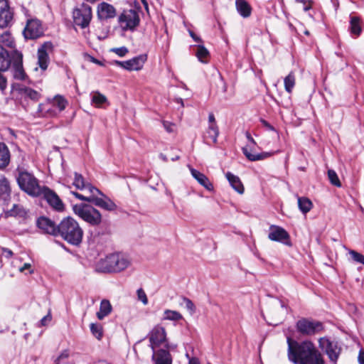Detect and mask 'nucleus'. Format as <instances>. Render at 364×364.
I'll return each instance as SVG.
<instances>
[{
	"label": "nucleus",
	"mask_w": 364,
	"mask_h": 364,
	"mask_svg": "<svg viewBox=\"0 0 364 364\" xmlns=\"http://www.w3.org/2000/svg\"><path fill=\"white\" fill-rule=\"evenodd\" d=\"M112 306L107 299H102L100 302V310L97 312V318L99 320H102L105 317L111 314Z\"/></svg>",
	"instance_id": "obj_28"
},
{
	"label": "nucleus",
	"mask_w": 364,
	"mask_h": 364,
	"mask_svg": "<svg viewBox=\"0 0 364 364\" xmlns=\"http://www.w3.org/2000/svg\"><path fill=\"white\" fill-rule=\"evenodd\" d=\"M349 254L355 262L364 264V256L362 254L355 250H350Z\"/></svg>",
	"instance_id": "obj_44"
},
{
	"label": "nucleus",
	"mask_w": 364,
	"mask_h": 364,
	"mask_svg": "<svg viewBox=\"0 0 364 364\" xmlns=\"http://www.w3.org/2000/svg\"><path fill=\"white\" fill-rule=\"evenodd\" d=\"M328 176L331 183L335 186L341 187V183L337 173L333 170L328 171Z\"/></svg>",
	"instance_id": "obj_41"
},
{
	"label": "nucleus",
	"mask_w": 364,
	"mask_h": 364,
	"mask_svg": "<svg viewBox=\"0 0 364 364\" xmlns=\"http://www.w3.org/2000/svg\"><path fill=\"white\" fill-rule=\"evenodd\" d=\"M287 314V308L285 304L279 299H273L267 307L264 319L270 325H277Z\"/></svg>",
	"instance_id": "obj_6"
},
{
	"label": "nucleus",
	"mask_w": 364,
	"mask_h": 364,
	"mask_svg": "<svg viewBox=\"0 0 364 364\" xmlns=\"http://www.w3.org/2000/svg\"><path fill=\"white\" fill-rule=\"evenodd\" d=\"M11 53L0 45V70L6 71L11 66Z\"/></svg>",
	"instance_id": "obj_24"
},
{
	"label": "nucleus",
	"mask_w": 364,
	"mask_h": 364,
	"mask_svg": "<svg viewBox=\"0 0 364 364\" xmlns=\"http://www.w3.org/2000/svg\"><path fill=\"white\" fill-rule=\"evenodd\" d=\"M350 29L352 34L359 36L362 31L360 19L357 16H351L350 21Z\"/></svg>",
	"instance_id": "obj_32"
},
{
	"label": "nucleus",
	"mask_w": 364,
	"mask_h": 364,
	"mask_svg": "<svg viewBox=\"0 0 364 364\" xmlns=\"http://www.w3.org/2000/svg\"><path fill=\"white\" fill-rule=\"evenodd\" d=\"M188 364H200V363L198 358H191L189 359Z\"/></svg>",
	"instance_id": "obj_57"
},
{
	"label": "nucleus",
	"mask_w": 364,
	"mask_h": 364,
	"mask_svg": "<svg viewBox=\"0 0 364 364\" xmlns=\"http://www.w3.org/2000/svg\"><path fill=\"white\" fill-rule=\"evenodd\" d=\"M100 195L102 196V198H99L95 195L94 196L92 204L107 211L117 210V205L109 198L102 193Z\"/></svg>",
	"instance_id": "obj_20"
},
{
	"label": "nucleus",
	"mask_w": 364,
	"mask_h": 364,
	"mask_svg": "<svg viewBox=\"0 0 364 364\" xmlns=\"http://www.w3.org/2000/svg\"><path fill=\"white\" fill-rule=\"evenodd\" d=\"M161 346L166 349H161V364H172V357L169 353L170 350H174L176 345L171 343L166 338V331L164 328L161 327Z\"/></svg>",
	"instance_id": "obj_14"
},
{
	"label": "nucleus",
	"mask_w": 364,
	"mask_h": 364,
	"mask_svg": "<svg viewBox=\"0 0 364 364\" xmlns=\"http://www.w3.org/2000/svg\"><path fill=\"white\" fill-rule=\"evenodd\" d=\"M149 341L154 350L152 359L154 364H159V350H155L156 348L159 346V328L155 326L149 334Z\"/></svg>",
	"instance_id": "obj_22"
},
{
	"label": "nucleus",
	"mask_w": 364,
	"mask_h": 364,
	"mask_svg": "<svg viewBox=\"0 0 364 364\" xmlns=\"http://www.w3.org/2000/svg\"><path fill=\"white\" fill-rule=\"evenodd\" d=\"M53 45L52 42H45L38 49V64L41 70H46L48 68L49 64V56L48 51H52Z\"/></svg>",
	"instance_id": "obj_18"
},
{
	"label": "nucleus",
	"mask_w": 364,
	"mask_h": 364,
	"mask_svg": "<svg viewBox=\"0 0 364 364\" xmlns=\"http://www.w3.org/2000/svg\"><path fill=\"white\" fill-rule=\"evenodd\" d=\"M1 250L2 253L4 255L5 257L7 259H10L14 256V252L9 248L1 247Z\"/></svg>",
	"instance_id": "obj_49"
},
{
	"label": "nucleus",
	"mask_w": 364,
	"mask_h": 364,
	"mask_svg": "<svg viewBox=\"0 0 364 364\" xmlns=\"http://www.w3.org/2000/svg\"><path fill=\"white\" fill-rule=\"evenodd\" d=\"M218 135L219 129L217 124H209L203 138L207 144H209V139L211 140L213 144H216Z\"/></svg>",
	"instance_id": "obj_25"
},
{
	"label": "nucleus",
	"mask_w": 364,
	"mask_h": 364,
	"mask_svg": "<svg viewBox=\"0 0 364 364\" xmlns=\"http://www.w3.org/2000/svg\"><path fill=\"white\" fill-rule=\"evenodd\" d=\"M141 2L143 3V4H144V6L145 9H146V10H148V3L146 2V0H141Z\"/></svg>",
	"instance_id": "obj_58"
},
{
	"label": "nucleus",
	"mask_w": 364,
	"mask_h": 364,
	"mask_svg": "<svg viewBox=\"0 0 364 364\" xmlns=\"http://www.w3.org/2000/svg\"><path fill=\"white\" fill-rule=\"evenodd\" d=\"M117 15L115 8L107 2H102L98 4L97 8V16L100 20H107L114 18Z\"/></svg>",
	"instance_id": "obj_19"
},
{
	"label": "nucleus",
	"mask_w": 364,
	"mask_h": 364,
	"mask_svg": "<svg viewBox=\"0 0 364 364\" xmlns=\"http://www.w3.org/2000/svg\"><path fill=\"white\" fill-rule=\"evenodd\" d=\"M47 203L55 210L63 211L65 205L57 193L47 186H43L42 194Z\"/></svg>",
	"instance_id": "obj_16"
},
{
	"label": "nucleus",
	"mask_w": 364,
	"mask_h": 364,
	"mask_svg": "<svg viewBox=\"0 0 364 364\" xmlns=\"http://www.w3.org/2000/svg\"><path fill=\"white\" fill-rule=\"evenodd\" d=\"M190 170L193 177L196 178L197 181L204 188H205L208 191H210L213 188V184L210 182L209 179L203 173L192 168Z\"/></svg>",
	"instance_id": "obj_26"
},
{
	"label": "nucleus",
	"mask_w": 364,
	"mask_h": 364,
	"mask_svg": "<svg viewBox=\"0 0 364 364\" xmlns=\"http://www.w3.org/2000/svg\"><path fill=\"white\" fill-rule=\"evenodd\" d=\"M24 37L27 39H37L43 36L41 21L37 18L28 19L23 30Z\"/></svg>",
	"instance_id": "obj_11"
},
{
	"label": "nucleus",
	"mask_w": 364,
	"mask_h": 364,
	"mask_svg": "<svg viewBox=\"0 0 364 364\" xmlns=\"http://www.w3.org/2000/svg\"><path fill=\"white\" fill-rule=\"evenodd\" d=\"M137 298L138 300L141 301L144 305L148 304V299L145 291L143 289L140 288L137 290Z\"/></svg>",
	"instance_id": "obj_46"
},
{
	"label": "nucleus",
	"mask_w": 364,
	"mask_h": 364,
	"mask_svg": "<svg viewBox=\"0 0 364 364\" xmlns=\"http://www.w3.org/2000/svg\"><path fill=\"white\" fill-rule=\"evenodd\" d=\"M299 208L303 213H306L310 211L312 208L311 201L306 197L298 198Z\"/></svg>",
	"instance_id": "obj_34"
},
{
	"label": "nucleus",
	"mask_w": 364,
	"mask_h": 364,
	"mask_svg": "<svg viewBox=\"0 0 364 364\" xmlns=\"http://www.w3.org/2000/svg\"><path fill=\"white\" fill-rule=\"evenodd\" d=\"M73 210L75 215L92 226H98L102 223V214L90 205L76 204L73 205Z\"/></svg>",
	"instance_id": "obj_5"
},
{
	"label": "nucleus",
	"mask_w": 364,
	"mask_h": 364,
	"mask_svg": "<svg viewBox=\"0 0 364 364\" xmlns=\"http://www.w3.org/2000/svg\"><path fill=\"white\" fill-rule=\"evenodd\" d=\"M261 122L268 129L272 130V131H274V128L269 123H268L267 121H265L264 119H262Z\"/></svg>",
	"instance_id": "obj_53"
},
{
	"label": "nucleus",
	"mask_w": 364,
	"mask_h": 364,
	"mask_svg": "<svg viewBox=\"0 0 364 364\" xmlns=\"http://www.w3.org/2000/svg\"><path fill=\"white\" fill-rule=\"evenodd\" d=\"M11 186L5 176H0V199L6 200L11 194Z\"/></svg>",
	"instance_id": "obj_29"
},
{
	"label": "nucleus",
	"mask_w": 364,
	"mask_h": 364,
	"mask_svg": "<svg viewBox=\"0 0 364 364\" xmlns=\"http://www.w3.org/2000/svg\"><path fill=\"white\" fill-rule=\"evenodd\" d=\"M72 17L75 26L82 29L88 28L92 19V7L83 2L73 9Z\"/></svg>",
	"instance_id": "obj_7"
},
{
	"label": "nucleus",
	"mask_w": 364,
	"mask_h": 364,
	"mask_svg": "<svg viewBox=\"0 0 364 364\" xmlns=\"http://www.w3.org/2000/svg\"><path fill=\"white\" fill-rule=\"evenodd\" d=\"M225 176L232 188L240 194L244 193V186L238 176L230 172H228Z\"/></svg>",
	"instance_id": "obj_27"
},
{
	"label": "nucleus",
	"mask_w": 364,
	"mask_h": 364,
	"mask_svg": "<svg viewBox=\"0 0 364 364\" xmlns=\"http://www.w3.org/2000/svg\"><path fill=\"white\" fill-rule=\"evenodd\" d=\"M18 172L16 181L20 189L33 197L41 196L43 186L39 185L38 180L27 171L18 169Z\"/></svg>",
	"instance_id": "obj_3"
},
{
	"label": "nucleus",
	"mask_w": 364,
	"mask_h": 364,
	"mask_svg": "<svg viewBox=\"0 0 364 364\" xmlns=\"http://www.w3.org/2000/svg\"><path fill=\"white\" fill-rule=\"evenodd\" d=\"M21 92L27 97L30 98L33 101H38L41 97V95L35 90L31 87H25L21 90Z\"/></svg>",
	"instance_id": "obj_39"
},
{
	"label": "nucleus",
	"mask_w": 364,
	"mask_h": 364,
	"mask_svg": "<svg viewBox=\"0 0 364 364\" xmlns=\"http://www.w3.org/2000/svg\"><path fill=\"white\" fill-rule=\"evenodd\" d=\"M111 50L119 57H124L129 53L128 48L125 46L114 48Z\"/></svg>",
	"instance_id": "obj_45"
},
{
	"label": "nucleus",
	"mask_w": 364,
	"mask_h": 364,
	"mask_svg": "<svg viewBox=\"0 0 364 364\" xmlns=\"http://www.w3.org/2000/svg\"><path fill=\"white\" fill-rule=\"evenodd\" d=\"M268 238L272 241L279 242L289 247L292 245L289 234L280 226L270 225Z\"/></svg>",
	"instance_id": "obj_12"
},
{
	"label": "nucleus",
	"mask_w": 364,
	"mask_h": 364,
	"mask_svg": "<svg viewBox=\"0 0 364 364\" xmlns=\"http://www.w3.org/2000/svg\"><path fill=\"white\" fill-rule=\"evenodd\" d=\"M163 127L168 133H173L176 131V126L175 124L168 121L163 122Z\"/></svg>",
	"instance_id": "obj_47"
},
{
	"label": "nucleus",
	"mask_w": 364,
	"mask_h": 364,
	"mask_svg": "<svg viewBox=\"0 0 364 364\" xmlns=\"http://www.w3.org/2000/svg\"><path fill=\"white\" fill-rule=\"evenodd\" d=\"M246 137L247 139H248V141L250 142H251L252 144H253L254 145L256 144V142L254 140V139L251 136L249 132H247L246 133Z\"/></svg>",
	"instance_id": "obj_56"
},
{
	"label": "nucleus",
	"mask_w": 364,
	"mask_h": 364,
	"mask_svg": "<svg viewBox=\"0 0 364 364\" xmlns=\"http://www.w3.org/2000/svg\"><path fill=\"white\" fill-rule=\"evenodd\" d=\"M319 346L321 349L325 350L331 361L336 363L341 349L338 348V344L335 341H331L326 338H321L318 340Z\"/></svg>",
	"instance_id": "obj_13"
},
{
	"label": "nucleus",
	"mask_w": 364,
	"mask_h": 364,
	"mask_svg": "<svg viewBox=\"0 0 364 364\" xmlns=\"http://www.w3.org/2000/svg\"><path fill=\"white\" fill-rule=\"evenodd\" d=\"M53 105L57 107L60 111H63L65 109L68 105V101L63 96L56 95L53 98Z\"/></svg>",
	"instance_id": "obj_40"
},
{
	"label": "nucleus",
	"mask_w": 364,
	"mask_h": 364,
	"mask_svg": "<svg viewBox=\"0 0 364 364\" xmlns=\"http://www.w3.org/2000/svg\"><path fill=\"white\" fill-rule=\"evenodd\" d=\"M304 33L307 36L309 35V32L308 31H304Z\"/></svg>",
	"instance_id": "obj_64"
},
{
	"label": "nucleus",
	"mask_w": 364,
	"mask_h": 364,
	"mask_svg": "<svg viewBox=\"0 0 364 364\" xmlns=\"http://www.w3.org/2000/svg\"><path fill=\"white\" fill-rule=\"evenodd\" d=\"M92 61L95 63H97V64L101 65L100 62L98 60H97V59H95L94 58H92Z\"/></svg>",
	"instance_id": "obj_59"
},
{
	"label": "nucleus",
	"mask_w": 364,
	"mask_h": 364,
	"mask_svg": "<svg viewBox=\"0 0 364 364\" xmlns=\"http://www.w3.org/2000/svg\"><path fill=\"white\" fill-rule=\"evenodd\" d=\"M51 319H52V316H51V315H50V312H48V314L46 316H43V317L41 319V321H40V322H41V325L42 326H46V325H47V323H48V322H49V321H51Z\"/></svg>",
	"instance_id": "obj_50"
},
{
	"label": "nucleus",
	"mask_w": 364,
	"mask_h": 364,
	"mask_svg": "<svg viewBox=\"0 0 364 364\" xmlns=\"http://www.w3.org/2000/svg\"><path fill=\"white\" fill-rule=\"evenodd\" d=\"M92 334L97 339L101 340L103 337V327L98 323H92L90 326Z\"/></svg>",
	"instance_id": "obj_35"
},
{
	"label": "nucleus",
	"mask_w": 364,
	"mask_h": 364,
	"mask_svg": "<svg viewBox=\"0 0 364 364\" xmlns=\"http://www.w3.org/2000/svg\"><path fill=\"white\" fill-rule=\"evenodd\" d=\"M36 223L44 233L60 237L70 245L77 247L82 242L84 231L79 223L70 216L63 218L58 224L48 217L41 216Z\"/></svg>",
	"instance_id": "obj_1"
},
{
	"label": "nucleus",
	"mask_w": 364,
	"mask_h": 364,
	"mask_svg": "<svg viewBox=\"0 0 364 364\" xmlns=\"http://www.w3.org/2000/svg\"><path fill=\"white\" fill-rule=\"evenodd\" d=\"M242 152L245 154V156L252 161H259L264 159L269 156H271V154L268 152H262L260 154H254L251 152V149L250 148V150L248 147H244L242 148Z\"/></svg>",
	"instance_id": "obj_31"
},
{
	"label": "nucleus",
	"mask_w": 364,
	"mask_h": 364,
	"mask_svg": "<svg viewBox=\"0 0 364 364\" xmlns=\"http://www.w3.org/2000/svg\"><path fill=\"white\" fill-rule=\"evenodd\" d=\"M118 22L122 31H133L140 23L139 13L134 9L124 10L119 16Z\"/></svg>",
	"instance_id": "obj_9"
},
{
	"label": "nucleus",
	"mask_w": 364,
	"mask_h": 364,
	"mask_svg": "<svg viewBox=\"0 0 364 364\" xmlns=\"http://www.w3.org/2000/svg\"><path fill=\"white\" fill-rule=\"evenodd\" d=\"M209 124H216L215 116L213 113H210L208 115Z\"/></svg>",
	"instance_id": "obj_54"
},
{
	"label": "nucleus",
	"mask_w": 364,
	"mask_h": 364,
	"mask_svg": "<svg viewBox=\"0 0 364 364\" xmlns=\"http://www.w3.org/2000/svg\"><path fill=\"white\" fill-rule=\"evenodd\" d=\"M1 72H4L3 70H0V90H4L6 87V79L4 77Z\"/></svg>",
	"instance_id": "obj_51"
},
{
	"label": "nucleus",
	"mask_w": 364,
	"mask_h": 364,
	"mask_svg": "<svg viewBox=\"0 0 364 364\" xmlns=\"http://www.w3.org/2000/svg\"><path fill=\"white\" fill-rule=\"evenodd\" d=\"M129 262L119 254H111L105 259H101L97 269L101 272H117L127 267Z\"/></svg>",
	"instance_id": "obj_4"
},
{
	"label": "nucleus",
	"mask_w": 364,
	"mask_h": 364,
	"mask_svg": "<svg viewBox=\"0 0 364 364\" xmlns=\"http://www.w3.org/2000/svg\"><path fill=\"white\" fill-rule=\"evenodd\" d=\"M14 18V12L11 10L8 0H0V28L9 26Z\"/></svg>",
	"instance_id": "obj_17"
},
{
	"label": "nucleus",
	"mask_w": 364,
	"mask_h": 364,
	"mask_svg": "<svg viewBox=\"0 0 364 364\" xmlns=\"http://www.w3.org/2000/svg\"><path fill=\"white\" fill-rule=\"evenodd\" d=\"M284 82L285 90L289 93L291 92L295 85V76L292 72L284 78Z\"/></svg>",
	"instance_id": "obj_38"
},
{
	"label": "nucleus",
	"mask_w": 364,
	"mask_h": 364,
	"mask_svg": "<svg viewBox=\"0 0 364 364\" xmlns=\"http://www.w3.org/2000/svg\"><path fill=\"white\" fill-rule=\"evenodd\" d=\"M73 184L77 189H87L90 193H97V194H102V192L98 188L89 183H86L82 174L77 172L75 173V178Z\"/></svg>",
	"instance_id": "obj_21"
},
{
	"label": "nucleus",
	"mask_w": 364,
	"mask_h": 364,
	"mask_svg": "<svg viewBox=\"0 0 364 364\" xmlns=\"http://www.w3.org/2000/svg\"><path fill=\"white\" fill-rule=\"evenodd\" d=\"M183 318V316L176 311L166 310L164 312L163 319L177 321Z\"/></svg>",
	"instance_id": "obj_37"
},
{
	"label": "nucleus",
	"mask_w": 364,
	"mask_h": 364,
	"mask_svg": "<svg viewBox=\"0 0 364 364\" xmlns=\"http://www.w3.org/2000/svg\"><path fill=\"white\" fill-rule=\"evenodd\" d=\"M299 3H303L304 4H306V0H296Z\"/></svg>",
	"instance_id": "obj_61"
},
{
	"label": "nucleus",
	"mask_w": 364,
	"mask_h": 364,
	"mask_svg": "<svg viewBox=\"0 0 364 364\" xmlns=\"http://www.w3.org/2000/svg\"><path fill=\"white\" fill-rule=\"evenodd\" d=\"M236 9L238 13L244 18L251 15L252 8L245 0H236Z\"/></svg>",
	"instance_id": "obj_30"
},
{
	"label": "nucleus",
	"mask_w": 364,
	"mask_h": 364,
	"mask_svg": "<svg viewBox=\"0 0 364 364\" xmlns=\"http://www.w3.org/2000/svg\"><path fill=\"white\" fill-rule=\"evenodd\" d=\"M189 33H190V36L193 38V39L196 42H201V39L199 37H198L193 31H189Z\"/></svg>",
	"instance_id": "obj_55"
},
{
	"label": "nucleus",
	"mask_w": 364,
	"mask_h": 364,
	"mask_svg": "<svg viewBox=\"0 0 364 364\" xmlns=\"http://www.w3.org/2000/svg\"><path fill=\"white\" fill-rule=\"evenodd\" d=\"M71 193L76 198H78L81 200H84V201H87V202H90V203H92V200H93V198H94V196L96 193H90V195L89 196H85L77 192H75V191H71Z\"/></svg>",
	"instance_id": "obj_43"
},
{
	"label": "nucleus",
	"mask_w": 364,
	"mask_h": 364,
	"mask_svg": "<svg viewBox=\"0 0 364 364\" xmlns=\"http://www.w3.org/2000/svg\"><path fill=\"white\" fill-rule=\"evenodd\" d=\"M147 60L146 55H139L125 61L115 60L114 64L127 70H139Z\"/></svg>",
	"instance_id": "obj_15"
},
{
	"label": "nucleus",
	"mask_w": 364,
	"mask_h": 364,
	"mask_svg": "<svg viewBox=\"0 0 364 364\" xmlns=\"http://www.w3.org/2000/svg\"><path fill=\"white\" fill-rule=\"evenodd\" d=\"M26 269L29 271V274H32L34 273V269H32L31 264L30 263H25L22 267L19 268L20 272H23Z\"/></svg>",
	"instance_id": "obj_48"
},
{
	"label": "nucleus",
	"mask_w": 364,
	"mask_h": 364,
	"mask_svg": "<svg viewBox=\"0 0 364 364\" xmlns=\"http://www.w3.org/2000/svg\"><path fill=\"white\" fill-rule=\"evenodd\" d=\"M183 301L186 308L189 311L190 314L193 315V314H195L196 309L193 301L186 297H183Z\"/></svg>",
	"instance_id": "obj_42"
},
{
	"label": "nucleus",
	"mask_w": 364,
	"mask_h": 364,
	"mask_svg": "<svg viewBox=\"0 0 364 364\" xmlns=\"http://www.w3.org/2000/svg\"><path fill=\"white\" fill-rule=\"evenodd\" d=\"M360 364H364V350H360L358 357Z\"/></svg>",
	"instance_id": "obj_52"
},
{
	"label": "nucleus",
	"mask_w": 364,
	"mask_h": 364,
	"mask_svg": "<svg viewBox=\"0 0 364 364\" xmlns=\"http://www.w3.org/2000/svg\"><path fill=\"white\" fill-rule=\"evenodd\" d=\"M107 102V98L105 95L100 93L99 91L94 92L92 97V103L95 105L96 107H100L104 103Z\"/></svg>",
	"instance_id": "obj_36"
},
{
	"label": "nucleus",
	"mask_w": 364,
	"mask_h": 364,
	"mask_svg": "<svg viewBox=\"0 0 364 364\" xmlns=\"http://www.w3.org/2000/svg\"><path fill=\"white\" fill-rule=\"evenodd\" d=\"M310 9H311V6H310V5H309V6H304V10L305 11H309Z\"/></svg>",
	"instance_id": "obj_60"
},
{
	"label": "nucleus",
	"mask_w": 364,
	"mask_h": 364,
	"mask_svg": "<svg viewBox=\"0 0 364 364\" xmlns=\"http://www.w3.org/2000/svg\"><path fill=\"white\" fill-rule=\"evenodd\" d=\"M11 154L8 146L0 142V171L5 170L11 163Z\"/></svg>",
	"instance_id": "obj_23"
},
{
	"label": "nucleus",
	"mask_w": 364,
	"mask_h": 364,
	"mask_svg": "<svg viewBox=\"0 0 364 364\" xmlns=\"http://www.w3.org/2000/svg\"><path fill=\"white\" fill-rule=\"evenodd\" d=\"M288 357L294 363L324 364L321 353L310 341L298 343L287 337Z\"/></svg>",
	"instance_id": "obj_2"
},
{
	"label": "nucleus",
	"mask_w": 364,
	"mask_h": 364,
	"mask_svg": "<svg viewBox=\"0 0 364 364\" xmlns=\"http://www.w3.org/2000/svg\"><path fill=\"white\" fill-rule=\"evenodd\" d=\"M198 59L202 63H207L209 57V51L203 46L199 45L196 46V50L195 52Z\"/></svg>",
	"instance_id": "obj_33"
},
{
	"label": "nucleus",
	"mask_w": 364,
	"mask_h": 364,
	"mask_svg": "<svg viewBox=\"0 0 364 364\" xmlns=\"http://www.w3.org/2000/svg\"><path fill=\"white\" fill-rule=\"evenodd\" d=\"M178 101V102H180L181 104V106L183 107V102L182 99H179Z\"/></svg>",
	"instance_id": "obj_62"
},
{
	"label": "nucleus",
	"mask_w": 364,
	"mask_h": 364,
	"mask_svg": "<svg viewBox=\"0 0 364 364\" xmlns=\"http://www.w3.org/2000/svg\"><path fill=\"white\" fill-rule=\"evenodd\" d=\"M11 66L15 79L24 80L27 75L23 67V54L14 50L11 52Z\"/></svg>",
	"instance_id": "obj_10"
},
{
	"label": "nucleus",
	"mask_w": 364,
	"mask_h": 364,
	"mask_svg": "<svg viewBox=\"0 0 364 364\" xmlns=\"http://www.w3.org/2000/svg\"><path fill=\"white\" fill-rule=\"evenodd\" d=\"M16 208H18V205H14V208L12 209V211H14V209Z\"/></svg>",
	"instance_id": "obj_63"
},
{
	"label": "nucleus",
	"mask_w": 364,
	"mask_h": 364,
	"mask_svg": "<svg viewBox=\"0 0 364 364\" xmlns=\"http://www.w3.org/2000/svg\"><path fill=\"white\" fill-rule=\"evenodd\" d=\"M297 331L302 336H311L323 331V323L313 319L302 318L296 323Z\"/></svg>",
	"instance_id": "obj_8"
}]
</instances>
